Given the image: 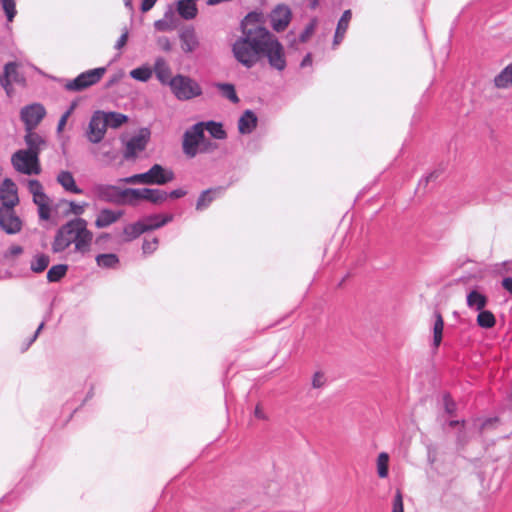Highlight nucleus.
<instances>
[{"mask_svg": "<svg viewBox=\"0 0 512 512\" xmlns=\"http://www.w3.org/2000/svg\"><path fill=\"white\" fill-rule=\"evenodd\" d=\"M92 241L93 233L87 228V221L75 218L57 230L51 249L54 253H61L74 244V251L85 255L91 250Z\"/></svg>", "mask_w": 512, "mask_h": 512, "instance_id": "nucleus-1", "label": "nucleus"}, {"mask_svg": "<svg viewBox=\"0 0 512 512\" xmlns=\"http://www.w3.org/2000/svg\"><path fill=\"white\" fill-rule=\"evenodd\" d=\"M267 37V29L261 26L247 28L244 26L243 35L232 46L236 60L247 68L253 67L263 52V45Z\"/></svg>", "mask_w": 512, "mask_h": 512, "instance_id": "nucleus-2", "label": "nucleus"}, {"mask_svg": "<svg viewBox=\"0 0 512 512\" xmlns=\"http://www.w3.org/2000/svg\"><path fill=\"white\" fill-rule=\"evenodd\" d=\"M175 178L174 172L160 164H154L147 172L135 174L120 181L128 184L165 185Z\"/></svg>", "mask_w": 512, "mask_h": 512, "instance_id": "nucleus-3", "label": "nucleus"}, {"mask_svg": "<svg viewBox=\"0 0 512 512\" xmlns=\"http://www.w3.org/2000/svg\"><path fill=\"white\" fill-rule=\"evenodd\" d=\"M174 96L180 101H187L202 95L200 84L189 76L178 74L169 85Z\"/></svg>", "mask_w": 512, "mask_h": 512, "instance_id": "nucleus-4", "label": "nucleus"}, {"mask_svg": "<svg viewBox=\"0 0 512 512\" xmlns=\"http://www.w3.org/2000/svg\"><path fill=\"white\" fill-rule=\"evenodd\" d=\"M182 148L185 155L190 158L209 150L205 143L203 122L196 123L184 133Z\"/></svg>", "mask_w": 512, "mask_h": 512, "instance_id": "nucleus-5", "label": "nucleus"}, {"mask_svg": "<svg viewBox=\"0 0 512 512\" xmlns=\"http://www.w3.org/2000/svg\"><path fill=\"white\" fill-rule=\"evenodd\" d=\"M13 167L26 175H38L41 172L38 153L34 150H19L12 156Z\"/></svg>", "mask_w": 512, "mask_h": 512, "instance_id": "nucleus-6", "label": "nucleus"}, {"mask_svg": "<svg viewBox=\"0 0 512 512\" xmlns=\"http://www.w3.org/2000/svg\"><path fill=\"white\" fill-rule=\"evenodd\" d=\"M262 55L268 58L271 67L282 71L286 67L283 46L279 41L267 30L265 44L263 45Z\"/></svg>", "mask_w": 512, "mask_h": 512, "instance_id": "nucleus-7", "label": "nucleus"}, {"mask_svg": "<svg viewBox=\"0 0 512 512\" xmlns=\"http://www.w3.org/2000/svg\"><path fill=\"white\" fill-rule=\"evenodd\" d=\"M105 67H98L79 74L75 79L68 81L65 88L69 91H81L98 83L106 73Z\"/></svg>", "mask_w": 512, "mask_h": 512, "instance_id": "nucleus-8", "label": "nucleus"}, {"mask_svg": "<svg viewBox=\"0 0 512 512\" xmlns=\"http://www.w3.org/2000/svg\"><path fill=\"white\" fill-rule=\"evenodd\" d=\"M23 220L16 214L14 207L0 208V228L8 235L22 231Z\"/></svg>", "mask_w": 512, "mask_h": 512, "instance_id": "nucleus-9", "label": "nucleus"}, {"mask_svg": "<svg viewBox=\"0 0 512 512\" xmlns=\"http://www.w3.org/2000/svg\"><path fill=\"white\" fill-rule=\"evenodd\" d=\"M107 129V121L104 112H95L89 122L87 130V138L92 143H99L105 136Z\"/></svg>", "mask_w": 512, "mask_h": 512, "instance_id": "nucleus-10", "label": "nucleus"}, {"mask_svg": "<svg viewBox=\"0 0 512 512\" xmlns=\"http://www.w3.org/2000/svg\"><path fill=\"white\" fill-rule=\"evenodd\" d=\"M149 137L150 132L147 129H142L138 134L131 137L126 142L124 157L126 159L135 158L138 153L142 152L146 148Z\"/></svg>", "mask_w": 512, "mask_h": 512, "instance_id": "nucleus-11", "label": "nucleus"}, {"mask_svg": "<svg viewBox=\"0 0 512 512\" xmlns=\"http://www.w3.org/2000/svg\"><path fill=\"white\" fill-rule=\"evenodd\" d=\"M45 114V108L38 103L22 108L21 119L25 124L26 130H33L41 122Z\"/></svg>", "mask_w": 512, "mask_h": 512, "instance_id": "nucleus-12", "label": "nucleus"}, {"mask_svg": "<svg viewBox=\"0 0 512 512\" xmlns=\"http://www.w3.org/2000/svg\"><path fill=\"white\" fill-rule=\"evenodd\" d=\"M0 208L15 207L19 204L18 188L9 178L0 184Z\"/></svg>", "mask_w": 512, "mask_h": 512, "instance_id": "nucleus-13", "label": "nucleus"}, {"mask_svg": "<svg viewBox=\"0 0 512 512\" xmlns=\"http://www.w3.org/2000/svg\"><path fill=\"white\" fill-rule=\"evenodd\" d=\"M24 78L17 72V65L9 62L4 67V73L0 76V84L8 95L12 93V83H23Z\"/></svg>", "mask_w": 512, "mask_h": 512, "instance_id": "nucleus-14", "label": "nucleus"}, {"mask_svg": "<svg viewBox=\"0 0 512 512\" xmlns=\"http://www.w3.org/2000/svg\"><path fill=\"white\" fill-rule=\"evenodd\" d=\"M271 25L276 31L286 29L291 20V10L286 5H278L271 13Z\"/></svg>", "mask_w": 512, "mask_h": 512, "instance_id": "nucleus-15", "label": "nucleus"}, {"mask_svg": "<svg viewBox=\"0 0 512 512\" xmlns=\"http://www.w3.org/2000/svg\"><path fill=\"white\" fill-rule=\"evenodd\" d=\"M95 195L106 202L118 203L120 202L121 189L114 185H96L93 188Z\"/></svg>", "mask_w": 512, "mask_h": 512, "instance_id": "nucleus-16", "label": "nucleus"}, {"mask_svg": "<svg viewBox=\"0 0 512 512\" xmlns=\"http://www.w3.org/2000/svg\"><path fill=\"white\" fill-rule=\"evenodd\" d=\"M124 215L122 210L102 209L96 217L95 226L106 228L117 222Z\"/></svg>", "mask_w": 512, "mask_h": 512, "instance_id": "nucleus-17", "label": "nucleus"}, {"mask_svg": "<svg viewBox=\"0 0 512 512\" xmlns=\"http://www.w3.org/2000/svg\"><path fill=\"white\" fill-rule=\"evenodd\" d=\"M153 72L158 81L163 85H170L172 71L168 62L163 57H157L154 62Z\"/></svg>", "mask_w": 512, "mask_h": 512, "instance_id": "nucleus-18", "label": "nucleus"}, {"mask_svg": "<svg viewBox=\"0 0 512 512\" xmlns=\"http://www.w3.org/2000/svg\"><path fill=\"white\" fill-rule=\"evenodd\" d=\"M144 200V188H126L121 189L119 204L137 205L139 201Z\"/></svg>", "mask_w": 512, "mask_h": 512, "instance_id": "nucleus-19", "label": "nucleus"}, {"mask_svg": "<svg viewBox=\"0 0 512 512\" xmlns=\"http://www.w3.org/2000/svg\"><path fill=\"white\" fill-rule=\"evenodd\" d=\"M257 116L251 110H246L238 121V130L241 134H250L257 126Z\"/></svg>", "mask_w": 512, "mask_h": 512, "instance_id": "nucleus-20", "label": "nucleus"}, {"mask_svg": "<svg viewBox=\"0 0 512 512\" xmlns=\"http://www.w3.org/2000/svg\"><path fill=\"white\" fill-rule=\"evenodd\" d=\"M181 48L184 52L190 53L197 49L199 42L193 29H186L180 34Z\"/></svg>", "mask_w": 512, "mask_h": 512, "instance_id": "nucleus-21", "label": "nucleus"}, {"mask_svg": "<svg viewBox=\"0 0 512 512\" xmlns=\"http://www.w3.org/2000/svg\"><path fill=\"white\" fill-rule=\"evenodd\" d=\"M172 220L171 215H151L143 218L141 221L144 231L158 229Z\"/></svg>", "mask_w": 512, "mask_h": 512, "instance_id": "nucleus-22", "label": "nucleus"}, {"mask_svg": "<svg viewBox=\"0 0 512 512\" xmlns=\"http://www.w3.org/2000/svg\"><path fill=\"white\" fill-rule=\"evenodd\" d=\"M57 182L68 192L74 194H82L83 191L80 189L76 183L75 179L71 172L69 171H61L57 175Z\"/></svg>", "mask_w": 512, "mask_h": 512, "instance_id": "nucleus-23", "label": "nucleus"}, {"mask_svg": "<svg viewBox=\"0 0 512 512\" xmlns=\"http://www.w3.org/2000/svg\"><path fill=\"white\" fill-rule=\"evenodd\" d=\"M221 194L222 188L208 189L203 191L197 200L196 209L199 211L206 209L210 203Z\"/></svg>", "mask_w": 512, "mask_h": 512, "instance_id": "nucleus-24", "label": "nucleus"}, {"mask_svg": "<svg viewBox=\"0 0 512 512\" xmlns=\"http://www.w3.org/2000/svg\"><path fill=\"white\" fill-rule=\"evenodd\" d=\"M433 317V346L435 348H438L441 344L443 337L444 321L441 313L437 309L434 310Z\"/></svg>", "mask_w": 512, "mask_h": 512, "instance_id": "nucleus-25", "label": "nucleus"}, {"mask_svg": "<svg viewBox=\"0 0 512 512\" xmlns=\"http://www.w3.org/2000/svg\"><path fill=\"white\" fill-rule=\"evenodd\" d=\"M177 10L180 16L190 20L196 17L197 7L194 0H179L177 2Z\"/></svg>", "mask_w": 512, "mask_h": 512, "instance_id": "nucleus-26", "label": "nucleus"}, {"mask_svg": "<svg viewBox=\"0 0 512 512\" xmlns=\"http://www.w3.org/2000/svg\"><path fill=\"white\" fill-rule=\"evenodd\" d=\"M494 85L499 89L512 87V62L494 78Z\"/></svg>", "mask_w": 512, "mask_h": 512, "instance_id": "nucleus-27", "label": "nucleus"}, {"mask_svg": "<svg viewBox=\"0 0 512 512\" xmlns=\"http://www.w3.org/2000/svg\"><path fill=\"white\" fill-rule=\"evenodd\" d=\"M351 11L350 10H346L344 11L342 17L340 18L339 22H338V25H337V28H336V32H335V36H334V45H338L344 38V35L348 29V26H349V22L351 20Z\"/></svg>", "mask_w": 512, "mask_h": 512, "instance_id": "nucleus-28", "label": "nucleus"}, {"mask_svg": "<svg viewBox=\"0 0 512 512\" xmlns=\"http://www.w3.org/2000/svg\"><path fill=\"white\" fill-rule=\"evenodd\" d=\"M487 304V298L479 290H470L467 295V305L477 311L482 310Z\"/></svg>", "mask_w": 512, "mask_h": 512, "instance_id": "nucleus-29", "label": "nucleus"}, {"mask_svg": "<svg viewBox=\"0 0 512 512\" xmlns=\"http://www.w3.org/2000/svg\"><path fill=\"white\" fill-rule=\"evenodd\" d=\"M144 232L142 223L139 220L135 223L128 224L123 228V239L124 241L129 242L136 239Z\"/></svg>", "mask_w": 512, "mask_h": 512, "instance_id": "nucleus-30", "label": "nucleus"}, {"mask_svg": "<svg viewBox=\"0 0 512 512\" xmlns=\"http://www.w3.org/2000/svg\"><path fill=\"white\" fill-rule=\"evenodd\" d=\"M497 272L502 277L503 288H512V261L498 265Z\"/></svg>", "mask_w": 512, "mask_h": 512, "instance_id": "nucleus-31", "label": "nucleus"}, {"mask_svg": "<svg viewBox=\"0 0 512 512\" xmlns=\"http://www.w3.org/2000/svg\"><path fill=\"white\" fill-rule=\"evenodd\" d=\"M168 199V193L160 189L144 188V200L153 204H161Z\"/></svg>", "mask_w": 512, "mask_h": 512, "instance_id": "nucleus-32", "label": "nucleus"}, {"mask_svg": "<svg viewBox=\"0 0 512 512\" xmlns=\"http://www.w3.org/2000/svg\"><path fill=\"white\" fill-rule=\"evenodd\" d=\"M96 263L101 268L113 269L119 265V258L114 253L99 254Z\"/></svg>", "mask_w": 512, "mask_h": 512, "instance_id": "nucleus-33", "label": "nucleus"}, {"mask_svg": "<svg viewBox=\"0 0 512 512\" xmlns=\"http://www.w3.org/2000/svg\"><path fill=\"white\" fill-rule=\"evenodd\" d=\"M477 324L481 328L490 329L495 326L496 318L494 314L489 310H480L477 315Z\"/></svg>", "mask_w": 512, "mask_h": 512, "instance_id": "nucleus-34", "label": "nucleus"}, {"mask_svg": "<svg viewBox=\"0 0 512 512\" xmlns=\"http://www.w3.org/2000/svg\"><path fill=\"white\" fill-rule=\"evenodd\" d=\"M49 263L50 259L48 255L38 253L33 257L30 268L33 272L40 273L48 267Z\"/></svg>", "mask_w": 512, "mask_h": 512, "instance_id": "nucleus-35", "label": "nucleus"}, {"mask_svg": "<svg viewBox=\"0 0 512 512\" xmlns=\"http://www.w3.org/2000/svg\"><path fill=\"white\" fill-rule=\"evenodd\" d=\"M204 123V130H207L212 137L215 139H225L226 138V132L223 129V126L221 123L214 122V121H208L203 122Z\"/></svg>", "mask_w": 512, "mask_h": 512, "instance_id": "nucleus-36", "label": "nucleus"}, {"mask_svg": "<svg viewBox=\"0 0 512 512\" xmlns=\"http://www.w3.org/2000/svg\"><path fill=\"white\" fill-rule=\"evenodd\" d=\"M154 27L159 32L172 31L175 28V24L173 21V15L171 12H167L164 15V18L159 19L154 22Z\"/></svg>", "mask_w": 512, "mask_h": 512, "instance_id": "nucleus-37", "label": "nucleus"}, {"mask_svg": "<svg viewBox=\"0 0 512 512\" xmlns=\"http://www.w3.org/2000/svg\"><path fill=\"white\" fill-rule=\"evenodd\" d=\"M105 120L107 121V127L118 128L127 122L128 117L124 114L117 112H104Z\"/></svg>", "mask_w": 512, "mask_h": 512, "instance_id": "nucleus-38", "label": "nucleus"}, {"mask_svg": "<svg viewBox=\"0 0 512 512\" xmlns=\"http://www.w3.org/2000/svg\"><path fill=\"white\" fill-rule=\"evenodd\" d=\"M152 74H153L152 68H150L147 65L135 68L130 71V76L133 79H135L137 81H141V82H147L152 77Z\"/></svg>", "mask_w": 512, "mask_h": 512, "instance_id": "nucleus-39", "label": "nucleus"}, {"mask_svg": "<svg viewBox=\"0 0 512 512\" xmlns=\"http://www.w3.org/2000/svg\"><path fill=\"white\" fill-rule=\"evenodd\" d=\"M216 87L222 92V95L229 99L233 103H238L239 98L236 94L235 88L232 84L228 83H218Z\"/></svg>", "mask_w": 512, "mask_h": 512, "instance_id": "nucleus-40", "label": "nucleus"}, {"mask_svg": "<svg viewBox=\"0 0 512 512\" xmlns=\"http://www.w3.org/2000/svg\"><path fill=\"white\" fill-rule=\"evenodd\" d=\"M388 462L389 455L386 452H381L377 458V472L380 478L388 476Z\"/></svg>", "mask_w": 512, "mask_h": 512, "instance_id": "nucleus-41", "label": "nucleus"}, {"mask_svg": "<svg viewBox=\"0 0 512 512\" xmlns=\"http://www.w3.org/2000/svg\"><path fill=\"white\" fill-rule=\"evenodd\" d=\"M26 131L27 134L25 136V141L29 147L28 150H34L38 152L40 145L43 143L42 138L37 133L33 132V130Z\"/></svg>", "mask_w": 512, "mask_h": 512, "instance_id": "nucleus-42", "label": "nucleus"}, {"mask_svg": "<svg viewBox=\"0 0 512 512\" xmlns=\"http://www.w3.org/2000/svg\"><path fill=\"white\" fill-rule=\"evenodd\" d=\"M67 272V266L63 264L51 267L47 273V278L51 282L60 280Z\"/></svg>", "mask_w": 512, "mask_h": 512, "instance_id": "nucleus-43", "label": "nucleus"}, {"mask_svg": "<svg viewBox=\"0 0 512 512\" xmlns=\"http://www.w3.org/2000/svg\"><path fill=\"white\" fill-rule=\"evenodd\" d=\"M2 6L9 22H12L16 15L15 0H3Z\"/></svg>", "mask_w": 512, "mask_h": 512, "instance_id": "nucleus-44", "label": "nucleus"}, {"mask_svg": "<svg viewBox=\"0 0 512 512\" xmlns=\"http://www.w3.org/2000/svg\"><path fill=\"white\" fill-rule=\"evenodd\" d=\"M444 410L449 415H454L457 409L455 401L452 399L449 393L443 395Z\"/></svg>", "mask_w": 512, "mask_h": 512, "instance_id": "nucleus-45", "label": "nucleus"}, {"mask_svg": "<svg viewBox=\"0 0 512 512\" xmlns=\"http://www.w3.org/2000/svg\"><path fill=\"white\" fill-rule=\"evenodd\" d=\"M28 190L32 194L33 198L44 192L42 184L38 180H29L27 183Z\"/></svg>", "mask_w": 512, "mask_h": 512, "instance_id": "nucleus-46", "label": "nucleus"}, {"mask_svg": "<svg viewBox=\"0 0 512 512\" xmlns=\"http://www.w3.org/2000/svg\"><path fill=\"white\" fill-rule=\"evenodd\" d=\"M87 206H88V204L85 202L84 203H76L74 201H70L69 202V212L74 215L80 216L84 213Z\"/></svg>", "mask_w": 512, "mask_h": 512, "instance_id": "nucleus-47", "label": "nucleus"}, {"mask_svg": "<svg viewBox=\"0 0 512 512\" xmlns=\"http://www.w3.org/2000/svg\"><path fill=\"white\" fill-rule=\"evenodd\" d=\"M158 246V239L152 238V239H145L142 245L143 252L146 254L153 253Z\"/></svg>", "mask_w": 512, "mask_h": 512, "instance_id": "nucleus-48", "label": "nucleus"}, {"mask_svg": "<svg viewBox=\"0 0 512 512\" xmlns=\"http://www.w3.org/2000/svg\"><path fill=\"white\" fill-rule=\"evenodd\" d=\"M392 512H404L403 497L399 490H397L393 499Z\"/></svg>", "mask_w": 512, "mask_h": 512, "instance_id": "nucleus-49", "label": "nucleus"}, {"mask_svg": "<svg viewBox=\"0 0 512 512\" xmlns=\"http://www.w3.org/2000/svg\"><path fill=\"white\" fill-rule=\"evenodd\" d=\"M38 208V215L41 220H49L51 217V202L48 204H44L43 206H39Z\"/></svg>", "mask_w": 512, "mask_h": 512, "instance_id": "nucleus-50", "label": "nucleus"}, {"mask_svg": "<svg viewBox=\"0 0 512 512\" xmlns=\"http://www.w3.org/2000/svg\"><path fill=\"white\" fill-rule=\"evenodd\" d=\"M465 421L462 420L461 421V428L459 429L458 433H457V437H456V441H457V444L460 445V446H464L466 445V443L468 442L467 438H466V432H465Z\"/></svg>", "mask_w": 512, "mask_h": 512, "instance_id": "nucleus-51", "label": "nucleus"}, {"mask_svg": "<svg viewBox=\"0 0 512 512\" xmlns=\"http://www.w3.org/2000/svg\"><path fill=\"white\" fill-rule=\"evenodd\" d=\"M156 42L158 47L163 51L169 52L172 49L170 40L165 36L158 37Z\"/></svg>", "mask_w": 512, "mask_h": 512, "instance_id": "nucleus-52", "label": "nucleus"}, {"mask_svg": "<svg viewBox=\"0 0 512 512\" xmlns=\"http://www.w3.org/2000/svg\"><path fill=\"white\" fill-rule=\"evenodd\" d=\"M73 106H71L60 118L59 122H58V126H57V131L58 133H61L63 130H64V127L67 123V120L69 118V116L71 115L72 111H73Z\"/></svg>", "mask_w": 512, "mask_h": 512, "instance_id": "nucleus-53", "label": "nucleus"}, {"mask_svg": "<svg viewBox=\"0 0 512 512\" xmlns=\"http://www.w3.org/2000/svg\"><path fill=\"white\" fill-rule=\"evenodd\" d=\"M325 383V376L323 373L321 372H316L314 375H313V379H312V386L314 388H321Z\"/></svg>", "mask_w": 512, "mask_h": 512, "instance_id": "nucleus-54", "label": "nucleus"}, {"mask_svg": "<svg viewBox=\"0 0 512 512\" xmlns=\"http://www.w3.org/2000/svg\"><path fill=\"white\" fill-rule=\"evenodd\" d=\"M23 253V248L20 245H12L6 251L7 257H17Z\"/></svg>", "mask_w": 512, "mask_h": 512, "instance_id": "nucleus-55", "label": "nucleus"}, {"mask_svg": "<svg viewBox=\"0 0 512 512\" xmlns=\"http://www.w3.org/2000/svg\"><path fill=\"white\" fill-rule=\"evenodd\" d=\"M33 202L37 207L43 206L44 204H48L51 202L50 198L43 192L40 195H37L33 198Z\"/></svg>", "mask_w": 512, "mask_h": 512, "instance_id": "nucleus-56", "label": "nucleus"}, {"mask_svg": "<svg viewBox=\"0 0 512 512\" xmlns=\"http://www.w3.org/2000/svg\"><path fill=\"white\" fill-rule=\"evenodd\" d=\"M316 26V22L312 21L305 29V31L301 34L300 39L301 41H306L314 32Z\"/></svg>", "mask_w": 512, "mask_h": 512, "instance_id": "nucleus-57", "label": "nucleus"}, {"mask_svg": "<svg viewBox=\"0 0 512 512\" xmlns=\"http://www.w3.org/2000/svg\"><path fill=\"white\" fill-rule=\"evenodd\" d=\"M127 40H128V31L125 30L122 35L120 36V38L117 40L116 44H115V48L116 49H121L123 48L126 43H127Z\"/></svg>", "mask_w": 512, "mask_h": 512, "instance_id": "nucleus-58", "label": "nucleus"}, {"mask_svg": "<svg viewBox=\"0 0 512 512\" xmlns=\"http://www.w3.org/2000/svg\"><path fill=\"white\" fill-rule=\"evenodd\" d=\"M44 324H45V323H44V321H42V322L40 323V325L38 326V328H37V329H36V331L34 332L33 336L29 339V341L27 342V344H26V346L24 347V349H23V350L28 349V348H29V346H30V345H31V344H32V343L37 339V337H38V335H39L40 331H41V330L43 329V327H44Z\"/></svg>", "mask_w": 512, "mask_h": 512, "instance_id": "nucleus-59", "label": "nucleus"}, {"mask_svg": "<svg viewBox=\"0 0 512 512\" xmlns=\"http://www.w3.org/2000/svg\"><path fill=\"white\" fill-rule=\"evenodd\" d=\"M157 0H142L141 3V11L142 12H148L153 8Z\"/></svg>", "mask_w": 512, "mask_h": 512, "instance_id": "nucleus-60", "label": "nucleus"}, {"mask_svg": "<svg viewBox=\"0 0 512 512\" xmlns=\"http://www.w3.org/2000/svg\"><path fill=\"white\" fill-rule=\"evenodd\" d=\"M186 195V191L183 190V189H175L173 191H171L170 193H168V198L171 197V198H181L183 196Z\"/></svg>", "mask_w": 512, "mask_h": 512, "instance_id": "nucleus-61", "label": "nucleus"}, {"mask_svg": "<svg viewBox=\"0 0 512 512\" xmlns=\"http://www.w3.org/2000/svg\"><path fill=\"white\" fill-rule=\"evenodd\" d=\"M311 64H312V57H311V55H310V54H307V55L303 58V60H302V62H301V67H306V66H309V65H311Z\"/></svg>", "mask_w": 512, "mask_h": 512, "instance_id": "nucleus-62", "label": "nucleus"}, {"mask_svg": "<svg viewBox=\"0 0 512 512\" xmlns=\"http://www.w3.org/2000/svg\"><path fill=\"white\" fill-rule=\"evenodd\" d=\"M254 414L255 416L258 418V419H265L266 416L264 414V412L262 411V409L260 408L259 405L256 406L255 408V411H254Z\"/></svg>", "mask_w": 512, "mask_h": 512, "instance_id": "nucleus-63", "label": "nucleus"}, {"mask_svg": "<svg viewBox=\"0 0 512 512\" xmlns=\"http://www.w3.org/2000/svg\"><path fill=\"white\" fill-rule=\"evenodd\" d=\"M94 396V386L91 385L89 391L87 392V395L84 399V402L88 401L89 399H91L92 397Z\"/></svg>", "mask_w": 512, "mask_h": 512, "instance_id": "nucleus-64", "label": "nucleus"}]
</instances>
